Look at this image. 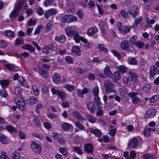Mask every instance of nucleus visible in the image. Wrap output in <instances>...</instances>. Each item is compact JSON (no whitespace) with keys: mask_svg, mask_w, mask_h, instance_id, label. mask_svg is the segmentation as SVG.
Here are the masks:
<instances>
[{"mask_svg":"<svg viewBox=\"0 0 159 159\" xmlns=\"http://www.w3.org/2000/svg\"><path fill=\"white\" fill-rule=\"evenodd\" d=\"M54 0H45L43 2L45 7H47L52 5Z\"/></svg>","mask_w":159,"mask_h":159,"instance_id":"nucleus-52","label":"nucleus"},{"mask_svg":"<svg viewBox=\"0 0 159 159\" xmlns=\"http://www.w3.org/2000/svg\"><path fill=\"white\" fill-rule=\"evenodd\" d=\"M33 123L37 127H40L41 125V122L37 116H34L33 120Z\"/></svg>","mask_w":159,"mask_h":159,"instance_id":"nucleus-38","label":"nucleus"},{"mask_svg":"<svg viewBox=\"0 0 159 159\" xmlns=\"http://www.w3.org/2000/svg\"><path fill=\"white\" fill-rule=\"evenodd\" d=\"M128 11L134 18L139 14V9L137 6H131L128 9Z\"/></svg>","mask_w":159,"mask_h":159,"instance_id":"nucleus-4","label":"nucleus"},{"mask_svg":"<svg viewBox=\"0 0 159 159\" xmlns=\"http://www.w3.org/2000/svg\"><path fill=\"white\" fill-rule=\"evenodd\" d=\"M130 45L128 40H125L123 41L120 44V47L122 49L126 50L128 49Z\"/></svg>","mask_w":159,"mask_h":159,"instance_id":"nucleus-17","label":"nucleus"},{"mask_svg":"<svg viewBox=\"0 0 159 159\" xmlns=\"http://www.w3.org/2000/svg\"><path fill=\"white\" fill-rule=\"evenodd\" d=\"M131 28V27L129 26H124L122 33H128L130 31Z\"/></svg>","mask_w":159,"mask_h":159,"instance_id":"nucleus-63","label":"nucleus"},{"mask_svg":"<svg viewBox=\"0 0 159 159\" xmlns=\"http://www.w3.org/2000/svg\"><path fill=\"white\" fill-rule=\"evenodd\" d=\"M151 128H147L145 129L143 132V134L146 137L149 136L151 133Z\"/></svg>","mask_w":159,"mask_h":159,"instance_id":"nucleus-45","label":"nucleus"},{"mask_svg":"<svg viewBox=\"0 0 159 159\" xmlns=\"http://www.w3.org/2000/svg\"><path fill=\"white\" fill-rule=\"evenodd\" d=\"M103 114V112L102 110V106L97 107L96 111V115L97 116H102Z\"/></svg>","mask_w":159,"mask_h":159,"instance_id":"nucleus-43","label":"nucleus"},{"mask_svg":"<svg viewBox=\"0 0 159 159\" xmlns=\"http://www.w3.org/2000/svg\"><path fill=\"white\" fill-rule=\"evenodd\" d=\"M22 91V89L20 86H17L14 89V99L16 98H22L21 96Z\"/></svg>","mask_w":159,"mask_h":159,"instance_id":"nucleus-10","label":"nucleus"},{"mask_svg":"<svg viewBox=\"0 0 159 159\" xmlns=\"http://www.w3.org/2000/svg\"><path fill=\"white\" fill-rule=\"evenodd\" d=\"M64 88L70 92L73 91L75 89V87L74 85L70 84L66 85L64 86Z\"/></svg>","mask_w":159,"mask_h":159,"instance_id":"nucleus-44","label":"nucleus"},{"mask_svg":"<svg viewBox=\"0 0 159 159\" xmlns=\"http://www.w3.org/2000/svg\"><path fill=\"white\" fill-rule=\"evenodd\" d=\"M31 150L35 153L39 154L41 152V147L39 144L36 143L34 140L31 141Z\"/></svg>","mask_w":159,"mask_h":159,"instance_id":"nucleus-2","label":"nucleus"},{"mask_svg":"<svg viewBox=\"0 0 159 159\" xmlns=\"http://www.w3.org/2000/svg\"><path fill=\"white\" fill-rule=\"evenodd\" d=\"M43 28V26L42 25H39L36 29L34 34L36 35L39 34L40 32L41 28Z\"/></svg>","mask_w":159,"mask_h":159,"instance_id":"nucleus-60","label":"nucleus"},{"mask_svg":"<svg viewBox=\"0 0 159 159\" xmlns=\"http://www.w3.org/2000/svg\"><path fill=\"white\" fill-rule=\"evenodd\" d=\"M8 131L11 133H16L17 132V129L12 125H9L6 126Z\"/></svg>","mask_w":159,"mask_h":159,"instance_id":"nucleus-34","label":"nucleus"},{"mask_svg":"<svg viewBox=\"0 0 159 159\" xmlns=\"http://www.w3.org/2000/svg\"><path fill=\"white\" fill-rule=\"evenodd\" d=\"M14 100L19 109L22 110H24L25 109V103L22 98H16Z\"/></svg>","mask_w":159,"mask_h":159,"instance_id":"nucleus-5","label":"nucleus"},{"mask_svg":"<svg viewBox=\"0 0 159 159\" xmlns=\"http://www.w3.org/2000/svg\"><path fill=\"white\" fill-rule=\"evenodd\" d=\"M86 118L89 122L92 123H95L97 120L96 118L91 114L87 115L86 116Z\"/></svg>","mask_w":159,"mask_h":159,"instance_id":"nucleus-28","label":"nucleus"},{"mask_svg":"<svg viewBox=\"0 0 159 159\" xmlns=\"http://www.w3.org/2000/svg\"><path fill=\"white\" fill-rule=\"evenodd\" d=\"M21 156L19 152L15 151L12 154L11 158L12 159H20Z\"/></svg>","mask_w":159,"mask_h":159,"instance_id":"nucleus-37","label":"nucleus"},{"mask_svg":"<svg viewBox=\"0 0 159 159\" xmlns=\"http://www.w3.org/2000/svg\"><path fill=\"white\" fill-rule=\"evenodd\" d=\"M53 81L56 84H58L61 83V78L60 75L58 74L55 73L53 76Z\"/></svg>","mask_w":159,"mask_h":159,"instance_id":"nucleus-16","label":"nucleus"},{"mask_svg":"<svg viewBox=\"0 0 159 159\" xmlns=\"http://www.w3.org/2000/svg\"><path fill=\"white\" fill-rule=\"evenodd\" d=\"M87 107L91 113H95L96 109V106L93 102L90 101L87 102Z\"/></svg>","mask_w":159,"mask_h":159,"instance_id":"nucleus-9","label":"nucleus"},{"mask_svg":"<svg viewBox=\"0 0 159 159\" xmlns=\"http://www.w3.org/2000/svg\"><path fill=\"white\" fill-rule=\"evenodd\" d=\"M98 31V29L97 28L93 27L89 29L87 33L89 36H91L95 34Z\"/></svg>","mask_w":159,"mask_h":159,"instance_id":"nucleus-15","label":"nucleus"},{"mask_svg":"<svg viewBox=\"0 0 159 159\" xmlns=\"http://www.w3.org/2000/svg\"><path fill=\"white\" fill-rule=\"evenodd\" d=\"M39 75H41L43 77L46 78L48 76L47 72L44 70H42L39 71Z\"/></svg>","mask_w":159,"mask_h":159,"instance_id":"nucleus-55","label":"nucleus"},{"mask_svg":"<svg viewBox=\"0 0 159 159\" xmlns=\"http://www.w3.org/2000/svg\"><path fill=\"white\" fill-rule=\"evenodd\" d=\"M32 87L34 95L35 96L39 95V91L36 85H33Z\"/></svg>","mask_w":159,"mask_h":159,"instance_id":"nucleus-57","label":"nucleus"},{"mask_svg":"<svg viewBox=\"0 0 159 159\" xmlns=\"http://www.w3.org/2000/svg\"><path fill=\"white\" fill-rule=\"evenodd\" d=\"M93 146L91 144L88 143L84 145V151L89 154H93Z\"/></svg>","mask_w":159,"mask_h":159,"instance_id":"nucleus-11","label":"nucleus"},{"mask_svg":"<svg viewBox=\"0 0 159 159\" xmlns=\"http://www.w3.org/2000/svg\"><path fill=\"white\" fill-rule=\"evenodd\" d=\"M77 18L76 17L71 15H65L62 17V20L64 22L69 23L73 21H76Z\"/></svg>","mask_w":159,"mask_h":159,"instance_id":"nucleus-7","label":"nucleus"},{"mask_svg":"<svg viewBox=\"0 0 159 159\" xmlns=\"http://www.w3.org/2000/svg\"><path fill=\"white\" fill-rule=\"evenodd\" d=\"M156 114L155 110L152 108L148 109L147 112V113L145 114L144 117L147 119L150 117H154Z\"/></svg>","mask_w":159,"mask_h":159,"instance_id":"nucleus-13","label":"nucleus"},{"mask_svg":"<svg viewBox=\"0 0 159 159\" xmlns=\"http://www.w3.org/2000/svg\"><path fill=\"white\" fill-rule=\"evenodd\" d=\"M136 156V153L135 151H132L130 152L129 159H134Z\"/></svg>","mask_w":159,"mask_h":159,"instance_id":"nucleus-64","label":"nucleus"},{"mask_svg":"<svg viewBox=\"0 0 159 159\" xmlns=\"http://www.w3.org/2000/svg\"><path fill=\"white\" fill-rule=\"evenodd\" d=\"M72 52L74 54L80 56L81 54L80 50L78 46H75L72 49Z\"/></svg>","mask_w":159,"mask_h":159,"instance_id":"nucleus-24","label":"nucleus"},{"mask_svg":"<svg viewBox=\"0 0 159 159\" xmlns=\"http://www.w3.org/2000/svg\"><path fill=\"white\" fill-rule=\"evenodd\" d=\"M43 108V105L40 103H38L37 105L35 108V111L38 114H40L39 110Z\"/></svg>","mask_w":159,"mask_h":159,"instance_id":"nucleus-61","label":"nucleus"},{"mask_svg":"<svg viewBox=\"0 0 159 159\" xmlns=\"http://www.w3.org/2000/svg\"><path fill=\"white\" fill-rule=\"evenodd\" d=\"M0 141L3 144H6L8 142L6 137L2 134H0Z\"/></svg>","mask_w":159,"mask_h":159,"instance_id":"nucleus-42","label":"nucleus"},{"mask_svg":"<svg viewBox=\"0 0 159 159\" xmlns=\"http://www.w3.org/2000/svg\"><path fill=\"white\" fill-rule=\"evenodd\" d=\"M142 89L144 92H148L151 89V86L149 84H145L143 86Z\"/></svg>","mask_w":159,"mask_h":159,"instance_id":"nucleus-40","label":"nucleus"},{"mask_svg":"<svg viewBox=\"0 0 159 159\" xmlns=\"http://www.w3.org/2000/svg\"><path fill=\"white\" fill-rule=\"evenodd\" d=\"M115 67L119 70V72L122 74L125 73L127 70V68L124 65L116 66Z\"/></svg>","mask_w":159,"mask_h":159,"instance_id":"nucleus-27","label":"nucleus"},{"mask_svg":"<svg viewBox=\"0 0 159 159\" xmlns=\"http://www.w3.org/2000/svg\"><path fill=\"white\" fill-rule=\"evenodd\" d=\"M104 72L105 74L108 77H109L111 76V72L108 65H107L106 67L105 68L104 70Z\"/></svg>","mask_w":159,"mask_h":159,"instance_id":"nucleus-33","label":"nucleus"},{"mask_svg":"<svg viewBox=\"0 0 159 159\" xmlns=\"http://www.w3.org/2000/svg\"><path fill=\"white\" fill-rule=\"evenodd\" d=\"M19 10L15 8L11 12L9 17L11 20L12 19L15 18L18 16L19 15Z\"/></svg>","mask_w":159,"mask_h":159,"instance_id":"nucleus-21","label":"nucleus"},{"mask_svg":"<svg viewBox=\"0 0 159 159\" xmlns=\"http://www.w3.org/2000/svg\"><path fill=\"white\" fill-rule=\"evenodd\" d=\"M75 125L78 128L81 130H84L85 129L84 126L79 121L75 122Z\"/></svg>","mask_w":159,"mask_h":159,"instance_id":"nucleus-53","label":"nucleus"},{"mask_svg":"<svg viewBox=\"0 0 159 159\" xmlns=\"http://www.w3.org/2000/svg\"><path fill=\"white\" fill-rule=\"evenodd\" d=\"M128 63L131 65H137L138 61L135 57H131L129 58L128 60Z\"/></svg>","mask_w":159,"mask_h":159,"instance_id":"nucleus-35","label":"nucleus"},{"mask_svg":"<svg viewBox=\"0 0 159 159\" xmlns=\"http://www.w3.org/2000/svg\"><path fill=\"white\" fill-rule=\"evenodd\" d=\"M73 150L74 152L80 155H82L83 153L82 149L79 147H73Z\"/></svg>","mask_w":159,"mask_h":159,"instance_id":"nucleus-41","label":"nucleus"},{"mask_svg":"<svg viewBox=\"0 0 159 159\" xmlns=\"http://www.w3.org/2000/svg\"><path fill=\"white\" fill-rule=\"evenodd\" d=\"M39 100L37 98L34 96H31L28 98L27 102L30 105H32L36 103Z\"/></svg>","mask_w":159,"mask_h":159,"instance_id":"nucleus-23","label":"nucleus"},{"mask_svg":"<svg viewBox=\"0 0 159 159\" xmlns=\"http://www.w3.org/2000/svg\"><path fill=\"white\" fill-rule=\"evenodd\" d=\"M90 131L92 133L94 134L97 137H100L102 135V132L98 129L90 128Z\"/></svg>","mask_w":159,"mask_h":159,"instance_id":"nucleus-18","label":"nucleus"},{"mask_svg":"<svg viewBox=\"0 0 159 159\" xmlns=\"http://www.w3.org/2000/svg\"><path fill=\"white\" fill-rule=\"evenodd\" d=\"M73 116L76 119H78L80 121H82L85 120L84 118L80 113L77 111H75L72 113Z\"/></svg>","mask_w":159,"mask_h":159,"instance_id":"nucleus-22","label":"nucleus"},{"mask_svg":"<svg viewBox=\"0 0 159 159\" xmlns=\"http://www.w3.org/2000/svg\"><path fill=\"white\" fill-rule=\"evenodd\" d=\"M67 149V148L66 147H60L59 148V151L64 156L67 157L68 154Z\"/></svg>","mask_w":159,"mask_h":159,"instance_id":"nucleus-36","label":"nucleus"},{"mask_svg":"<svg viewBox=\"0 0 159 159\" xmlns=\"http://www.w3.org/2000/svg\"><path fill=\"white\" fill-rule=\"evenodd\" d=\"M18 81L20 84L23 86H24L26 84V82L23 77H19Z\"/></svg>","mask_w":159,"mask_h":159,"instance_id":"nucleus-58","label":"nucleus"},{"mask_svg":"<svg viewBox=\"0 0 159 159\" xmlns=\"http://www.w3.org/2000/svg\"><path fill=\"white\" fill-rule=\"evenodd\" d=\"M4 66L7 69L11 71H14L16 68V67L14 64L10 63L5 64Z\"/></svg>","mask_w":159,"mask_h":159,"instance_id":"nucleus-30","label":"nucleus"},{"mask_svg":"<svg viewBox=\"0 0 159 159\" xmlns=\"http://www.w3.org/2000/svg\"><path fill=\"white\" fill-rule=\"evenodd\" d=\"M142 16L139 17L137 19L135 20V24L132 27L133 28H136L138 25L140 23L141 21L142 20Z\"/></svg>","mask_w":159,"mask_h":159,"instance_id":"nucleus-47","label":"nucleus"},{"mask_svg":"<svg viewBox=\"0 0 159 159\" xmlns=\"http://www.w3.org/2000/svg\"><path fill=\"white\" fill-rule=\"evenodd\" d=\"M146 21L148 25V27L151 26V25L153 24L155 22V20L153 19H150L148 17H146Z\"/></svg>","mask_w":159,"mask_h":159,"instance_id":"nucleus-51","label":"nucleus"},{"mask_svg":"<svg viewBox=\"0 0 159 159\" xmlns=\"http://www.w3.org/2000/svg\"><path fill=\"white\" fill-rule=\"evenodd\" d=\"M9 84V81L8 80H3L0 81V84L3 89H6Z\"/></svg>","mask_w":159,"mask_h":159,"instance_id":"nucleus-26","label":"nucleus"},{"mask_svg":"<svg viewBox=\"0 0 159 159\" xmlns=\"http://www.w3.org/2000/svg\"><path fill=\"white\" fill-rule=\"evenodd\" d=\"M36 12L39 16H42L44 13L43 9L39 6L36 9Z\"/></svg>","mask_w":159,"mask_h":159,"instance_id":"nucleus-46","label":"nucleus"},{"mask_svg":"<svg viewBox=\"0 0 159 159\" xmlns=\"http://www.w3.org/2000/svg\"><path fill=\"white\" fill-rule=\"evenodd\" d=\"M72 125L67 123L64 122L62 124L61 128L65 131H67L69 130L72 129Z\"/></svg>","mask_w":159,"mask_h":159,"instance_id":"nucleus-19","label":"nucleus"},{"mask_svg":"<svg viewBox=\"0 0 159 159\" xmlns=\"http://www.w3.org/2000/svg\"><path fill=\"white\" fill-rule=\"evenodd\" d=\"M134 45L139 48H142L144 46V42H143L138 41Z\"/></svg>","mask_w":159,"mask_h":159,"instance_id":"nucleus-48","label":"nucleus"},{"mask_svg":"<svg viewBox=\"0 0 159 159\" xmlns=\"http://www.w3.org/2000/svg\"><path fill=\"white\" fill-rule=\"evenodd\" d=\"M66 31L67 36L71 37H73L78 32L75 27L74 26L67 27L66 29Z\"/></svg>","mask_w":159,"mask_h":159,"instance_id":"nucleus-3","label":"nucleus"},{"mask_svg":"<svg viewBox=\"0 0 159 159\" xmlns=\"http://www.w3.org/2000/svg\"><path fill=\"white\" fill-rule=\"evenodd\" d=\"M4 34L9 37H12L14 38L15 37V33L14 32L11 30H7L4 32Z\"/></svg>","mask_w":159,"mask_h":159,"instance_id":"nucleus-31","label":"nucleus"},{"mask_svg":"<svg viewBox=\"0 0 159 159\" xmlns=\"http://www.w3.org/2000/svg\"><path fill=\"white\" fill-rule=\"evenodd\" d=\"M61 99H64L66 96V94L63 91H60L58 95Z\"/></svg>","mask_w":159,"mask_h":159,"instance_id":"nucleus-59","label":"nucleus"},{"mask_svg":"<svg viewBox=\"0 0 159 159\" xmlns=\"http://www.w3.org/2000/svg\"><path fill=\"white\" fill-rule=\"evenodd\" d=\"M65 39L66 37L63 34H62L60 36H56L55 38V40L57 42L63 43L64 42Z\"/></svg>","mask_w":159,"mask_h":159,"instance_id":"nucleus-25","label":"nucleus"},{"mask_svg":"<svg viewBox=\"0 0 159 159\" xmlns=\"http://www.w3.org/2000/svg\"><path fill=\"white\" fill-rule=\"evenodd\" d=\"M24 41L23 40L17 38L16 40L15 45L16 46H18L19 45L24 44Z\"/></svg>","mask_w":159,"mask_h":159,"instance_id":"nucleus-50","label":"nucleus"},{"mask_svg":"<svg viewBox=\"0 0 159 159\" xmlns=\"http://www.w3.org/2000/svg\"><path fill=\"white\" fill-rule=\"evenodd\" d=\"M93 94L95 97L98 96V94L99 93V87L97 85L94 88L93 90Z\"/></svg>","mask_w":159,"mask_h":159,"instance_id":"nucleus-49","label":"nucleus"},{"mask_svg":"<svg viewBox=\"0 0 159 159\" xmlns=\"http://www.w3.org/2000/svg\"><path fill=\"white\" fill-rule=\"evenodd\" d=\"M157 68L155 65H152L150 67L149 71L150 78H154L157 72Z\"/></svg>","mask_w":159,"mask_h":159,"instance_id":"nucleus-14","label":"nucleus"},{"mask_svg":"<svg viewBox=\"0 0 159 159\" xmlns=\"http://www.w3.org/2000/svg\"><path fill=\"white\" fill-rule=\"evenodd\" d=\"M110 77L114 82L117 83L121 79V76L120 72L118 71H116L114 72L112 75H111Z\"/></svg>","mask_w":159,"mask_h":159,"instance_id":"nucleus-12","label":"nucleus"},{"mask_svg":"<svg viewBox=\"0 0 159 159\" xmlns=\"http://www.w3.org/2000/svg\"><path fill=\"white\" fill-rule=\"evenodd\" d=\"M94 103L97 107H100L102 105V103L100 102V98L99 96L95 97L93 99Z\"/></svg>","mask_w":159,"mask_h":159,"instance_id":"nucleus-32","label":"nucleus"},{"mask_svg":"<svg viewBox=\"0 0 159 159\" xmlns=\"http://www.w3.org/2000/svg\"><path fill=\"white\" fill-rule=\"evenodd\" d=\"M88 89L84 88L82 90L78 89L77 90V93L78 96L80 97L83 98L84 97V94H87L88 92Z\"/></svg>","mask_w":159,"mask_h":159,"instance_id":"nucleus-20","label":"nucleus"},{"mask_svg":"<svg viewBox=\"0 0 159 159\" xmlns=\"http://www.w3.org/2000/svg\"><path fill=\"white\" fill-rule=\"evenodd\" d=\"M73 37H74V39L75 41L77 43H79L80 42L81 37V36L79 35L78 32Z\"/></svg>","mask_w":159,"mask_h":159,"instance_id":"nucleus-54","label":"nucleus"},{"mask_svg":"<svg viewBox=\"0 0 159 159\" xmlns=\"http://www.w3.org/2000/svg\"><path fill=\"white\" fill-rule=\"evenodd\" d=\"M114 86L113 82L109 80H106L104 82V87L107 94H110L113 91Z\"/></svg>","mask_w":159,"mask_h":159,"instance_id":"nucleus-1","label":"nucleus"},{"mask_svg":"<svg viewBox=\"0 0 159 159\" xmlns=\"http://www.w3.org/2000/svg\"><path fill=\"white\" fill-rule=\"evenodd\" d=\"M0 95L3 98H6L8 96V93L6 90H2L0 91Z\"/></svg>","mask_w":159,"mask_h":159,"instance_id":"nucleus-62","label":"nucleus"},{"mask_svg":"<svg viewBox=\"0 0 159 159\" xmlns=\"http://www.w3.org/2000/svg\"><path fill=\"white\" fill-rule=\"evenodd\" d=\"M97 48L100 52H103L105 53H107L108 52L107 49L103 44H100L98 46Z\"/></svg>","mask_w":159,"mask_h":159,"instance_id":"nucleus-29","label":"nucleus"},{"mask_svg":"<svg viewBox=\"0 0 159 159\" xmlns=\"http://www.w3.org/2000/svg\"><path fill=\"white\" fill-rule=\"evenodd\" d=\"M139 143L138 140L135 137L131 139L129 141L128 147L130 148H134L138 145Z\"/></svg>","mask_w":159,"mask_h":159,"instance_id":"nucleus-6","label":"nucleus"},{"mask_svg":"<svg viewBox=\"0 0 159 159\" xmlns=\"http://www.w3.org/2000/svg\"><path fill=\"white\" fill-rule=\"evenodd\" d=\"M138 95L137 92H130L128 94V96L132 98V103L135 105L140 102V99L136 96Z\"/></svg>","mask_w":159,"mask_h":159,"instance_id":"nucleus-8","label":"nucleus"},{"mask_svg":"<svg viewBox=\"0 0 159 159\" xmlns=\"http://www.w3.org/2000/svg\"><path fill=\"white\" fill-rule=\"evenodd\" d=\"M137 37L136 35L133 36L130 39L129 42L135 45L137 42Z\"/></svg>","mask_w":159,"mask_h":159,"instance_id":"nucleus-56","label":"nucleus"},{"mask_svg":"<svg viewBox=\"0 0 159 159\" xmlns=\"http://www.w3.org/2000/svg\"><path fill=\"white\" fill-rule=\"evenodd\" d=\"M156 156L153 154L149 153L145 154L142 155V157L145 159H153L156 158Z\"/></svg>","mask_w":159,"mask_h":159,"instance_id":"nucleus-39","label":"nucleus"}]
</instances>
